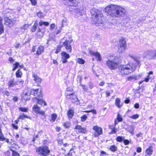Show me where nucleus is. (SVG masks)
Returning <instances> with one entry per match:
<instances>
[{"mask_svg":"<svg viewBox=\"0 0 156 156\" xmlns=\"http://www.w3.org/2000/svg\"><path fill=\"white\" fill-rule=\"evenodd\" d=\"M105 11L113 17H120L125 15V9L122 7L116 5H108L106 7Z\"/></svg>","mask_w":156,"mask_h":156,"instance_id":"f257e3e1","label":"nucleus"},{"mask_svg":"<svg viewBox=\"0 0 156 156\" xmlns=\"http://www.w3.org/2000/svg\"><path fill=\"white\" fill-rule=\"evenodd\" d=\"M92 16V23L97 26H102L103 21L101 20L103 16L101 12L95 8H92L90 10Z\"/></svg>","mask_w":156,"mask_h":156,"instance_id":"f03ea898","label":"nucleus"},{"mask_svg":"<svg viewBox=\"0 0 156 156\" xmlns=\"http://www.w3.org/2000/svg\"><path fill=\"white\" fill-rule=\"evenodd\" d=\"M119 63V58L118 56L110 55L106 61V65L111 70L116 69Z\"/></svg>","mask_w":156,"mask_h":156,"instance_id":"7ed1b4c3","label":"nucleus"},{"mask_svg":"<svg viewBox=\"0 0 156 156\" xmlns=\"http://www.w3.org/2000/svg\"><path fill=\"white\" fill-rule=\"evenodd\" d=\"M133 71V67L129 64L121 65L118 68V73L122 76L128 75Z\"/></svg>","mask_w":156,"mask_h":156,"instance_id":"20e7f679","label":"nucleus"},{"mask_svg":"<svg viewBox=\"0 0 156 156\" xmlns=\"http://www.w3.org/2000/svg\"><path fill=\"white\" fill-rule=\"evenodd\" d=\"M36 152L38 154L42 156H47L50 152L48 148L46 146L43 147H39L37 149Z\"/></svg>","mask_w":156,"mask_h":156,"instance_id":"39448f33","label":"nucleus"},{"mask_svg":"<svg viewBox=\"0 0 156 156\" xmlns=\"http://www.w3.org/2000/svg\"><path fill=\"white\" fill-rule=\"evenodd\" d=\"M126 42L125 39L123 38L120 39L119 44L118 46V51L119 52H124L126 48Z\"/></svg>","mask_w":156,"mask_h":156,"instance_id":"423d86ee","label":"nucleus"},{"mask_svg":"<svg viewBox=\"0 0 156 156\" xmlns=\"http://www.w3.org/2000/svg\"><path fill=\"white\" fill-rule=\"evenodd\" d=\"M72 41L66 40L64 42L60 43L62 47H64L66 50L68 52H71L72 51V46L71 45Z\"/></svg>","mask_w":156,"mask_h":156,"instance_id":"0eeeda50","label":"nucleus"},{"mask_svg":"<svg viewBox=\"0 0 156 156\" xmlns=\"http://www.w3.org/2000/svg\"><path fill=\"white\" fill-rule=\"evenodd\" d=\"M144 55L150 59L155 58H156V50L155 51L153 50H148L145 52Z\"/></svg>","mask_w":156,"mask_h":156,"instance_id":"6e6552de","label":"nucleus"},{"mask_svg":"<svg viewBox=\"0 0 156 156\" xmlns=\"http://www.w3.org/2000/svg\"><path fill=\"white\" fill-rule=\"evenodd\" d=\"M5 25L10 27L12 26L16 23V20L15 19H10L8 17H5Z\"/></svg>","mask_w":156,"mask_h":156,"instance_id":"1a4fd4ad","label":"nucleus"},{"mask_svg":"<svg viewBox=\"0 0 156 156\" xmlns=\"http://www.w3.org/2000/svg\"><path fill=\"white\" fill-rule=\"evenodd\" d=\"M22 97L23 99L25 100H29L30 97V90H25L22 94Z\"/></svg>","mask_w":156,"mask_h":156,"instance_id":"9d476101","label":"nucleus"},{"mask_svg":"<svg viewBox=\"0 0 156 156\" xmlns=\"http://www.w3.org/2000/svg\"><path fill=\"white\" fill-rule=\"evenodd\" d=\"M93 129L95 131V132L94 133V135L95 137H97L102 133V129L97 126H94L93 128Z\"/></svg>","mask_w":156,"mask_h":156,"instance_id":"9b49d317","label":"nucleus"},{"mask_svg":"<svg viewBox=\"0 0 156 156\" xmlns=\"http://www.w3.org/2000/svg\"><path fill=\"white\" fill-rule=\"evenodd\" d=\"M89 52L90 55H93L95 57L97 61H100L102 60V58L100 53L98 52H94L89 49Z\"/></svg>","mask_w":156,"mask_h":156,"instance_id":"f8f14e48","label":"nucleus"},{"mask_svg":"<svg viewBox=\"0 0 156 156\" xmlns=\"http://www.w3.org/2000/svg\"><path fill=\"white\" fill-rule=\"evenodd\" d=\"M75 131L77 133H87V130L86 128L82 127L81 126L77 125L75 128Z\"/></svg>","mask_w":156,"mask_h":156,"instance_id":"ddd939ff","label":"nucleus"},{"mask_svg":"<svg viewBox=\"0 0 156 156\" xmlns=\"http://www.w3.org/2000/svg\"><path fill=\"white\" fill-rule=\"evenodd\" d=\"M45 27L42 28H39L37 31V37L41 38L44 35L45 31Z\"/></svg>","mask_w":156,"mask_h":156,"instance_id":"4468645a","label":"nucleus"},{"mask_svg":"<svg viewBox=\"0 0 156 156\" xmlns=\"http://www.w3.org/2000/svg\"><path fill=\"white\" fill-rule=\"evenodd\" d=\"M33 110L35 113L40 114L42 115H44L45 113L44 112L41 111L40 108L37 105H34L33 107Z\"/></svg>","mask_w":156,"mask_h":156,"instance_id":"2eb2a0df","label":"nucleus"},{"mask_svg":"<svg viewBox=\"0 0 156 156\" xmlns=\"http://www.w3.org/2000/svg\"><path fill=\"white\" fill-rule=\"evenodd\" d=\"M70 99L72 102L73 103L76 102V104L78 103V99L76 95H75L74 93H72L70 96V98H67Z\"/></svg>","mask_w":156,"mask_h":156,"instance_id":"dca6fc26","label":"nucleus"},{"mask_svg":"<svg viewBox=\"0 0 156 156\" xmlns=\"http://www.w3.org/2000/svg\"><path fill=\"white\" fill-rule=\"evenodd\" d=\"M39 91V89H36L35 90L32 89L30 92V94L34 95L35 96L37 95L39 97H41V91L38 92Z\"/></svg>","mask_w":156,"mask_h":156,"instance_id":"f3484780","label":"nucleus"},{"mask_svg":"<svg viewBox=\"0 0 156 156\" xmlns=\"http://www.w3.org/2000/svg\"><path fill=\"white\" fill-rule=\"evenodd\" d=\"M73 91V89L72 87H69L67 88L65 93V94L67 98H70L72 92Z\"/></svg>","mask_w":156,"mask_h":156,"instance_id":"a211bd4d","label":"nucleus"},{"mask_svg":"<svg viewBox=\"0 0 156 156\" xmlns=\"http://www.w3.org/2000/svg\"><path fill=\"white\" fill-rule=\"evenodd\" d=\"M44 50V47L41 45L39 46L37 49L36 53V55H40L43 53Z\"/></svg>","mask_w":156,"mask_h":156,"instance_id":"6ab92c4d","label":"nucleus"},{"mask_svg":"<svg viewBox=\"0 0 156 156\" xmlns=\"http://www.w3.org/2000/svg\"><path fill=\"white\" fill-rule=\"evenodd\" d=\"M33 76L34 79L33 80L35 81L37 84L40 83L41 81V79L35 73L33 74Z\"/></svg>","mask_w":156,"mask_h":156,"instance_id":"aec40b11","label":"nucleus"},{"mask_svg":"<svg viewBox=\"0 0 156 156\" xmlns=\"http://www.w3.org/2000/svg\"><path fill=\"white\" fill-rule=\"evenodd\" d=\"M17 84V82L14 81L13 79H12L9 80L8 83L9 87H12Z\"/></svg>","mask_w":156,"mask_h":156,"instance_id":"412c9836","label":"nucleus"},{"mask_svg":"<svg viewBox=\"0 0 156 156\" xmlns=\"http://www.w3.org/2000/svg\"><path fill=\"white\" fill-rule=\"evenodd\" d=\"M35 100H36L37 101V103L38 104H40L42 105V104L43 103H44V105H46V103L44 101H43L42 100H41V99H39L37 98H36L34 99V101H35Z\"/></svg>","mask_w":156,"mask_h":156,"instance_id":"4be33fe9","label":"nucleus"},{"mask_svg":"<svg viewBox=\"0 0 156 156\" xmlns=\"http://www.w3.org/2000/svg\"><path fill=\"white\" fill-rule=\"evenodd\" d=\"M56 118V115L55 114H51V116H50L49 120L51 122H54L55 121Z\"/></svg>","mask_w":156,"mask_h":156,"instance_id":"5701e85b","label":"nucleus"},{"mask_svg":"<svg viewBox=\"0 0 156 156\" xmlns=\"http://www.w3.org/2000/svg\"><path fill=\"white\" fill-rule=\"evenodd\" d=\"M73 12L74 15L75 16H79L82 15L80 10L79 9L74 10Z\"/></svg>","mask_w":156,"mask_h":156,"instance_id":"b1692460","label":"nucleus"},{"mask_svg":"<svg viewBox=\"0 0 156 156\" xmlns=\"http://www.w3.org/2000/svg\"><path fill=\"white\" fill-rule=\"evenodd\" d=\"M74 113V111L72 109H70L68 111L67 114L69 118H72L73 115Z\"/></svg>","mask_w":156,"mask_h":156,"instance_id":"393cba45","label":"nucleus"},{"mask_svg":"<svg viewBox=\"0 0 156 156\" xmlns=\"http://www.w3.org/2000/svg\"><path fill=\"white\" fill-rule=\"evenodd\" d=\"M62 57L68 59L70 58V56L69 54L67 53L65 51H62L61 54Z\"/></svg>","mask_w":156,"mask_h":156,"instance_id":"a878e982","label":"nucleus"},{"mask_svg":"<svg viewBox=\"0 0 156 156\" xmlns=\"http://www.w3.org/2000/svg\"><path fill=\"white\" fill-rule=\"evenodd\" d=\"M153 151L152 147H149V148L146 150V152L147 154L149 155L152 154Z\"/></svg>","mask_w":156,"mask_h":156,"instance_id":"bb28decb","label":"nucleus"},{"mask_svg":"<svg viewBox=\"0 0 156 156\" xmlns=\"http://www.w3.org/2000/svg\"><path fill=\"white\" fill-rule=\"evenodd\" d=\"M129 56L130 57L133 58L137 63V64H139L140 62V61L138 60V58L136 57L135 56L129 55Z\"/></svg>","mask_w":156,"mask_h":156,"instance_id":"cd10ccee","label":"nucleus"},{"mask_svg":"<svg viewBox=\"0 0 156 156\" xmlns=\"http://www.w3.org/2000/svg\"><path fill=\"white\" fill-rule=\"evenodd\" d=\"M39 24L40 26H42L43 25L47 26L49 25V23L48 22H44L41 20L39 22Z\"/></svg>","mask_w":156,"mask_h":156,"instance_id":"c85d7f7f","label":"nucleus"},{"mask_svg":"<svg viewBox=\"0 0 156 156\" xmlns=\"http://www.w3.org/2000/svg\"><path fill=\"white\" fill-rule=\"evenodd\" d=\"M120 100L119 98H117L115 100V104L119 108H120L122 106V105H120Z\"/></svg>","mask_w":156,"mask_h":156,"instance_id":"c756f323","label":"nucleus"},{"mask_svg":"<svg viewBox=\"0 0 156 156\" xmlns=\"http://www.w3.org/2000/svg\"><path fill=\"white\" fill-rule=\"evenodd\" d=\"M37 21H36L35 22L33 26V27H32V28L31 29V31L32 32H34L36 30L37 27V25H38V23H37Z\"/></svg>","mask_w":156,"mask_h":156,"instance_id":"7c9ffc66","label":"nucleus"},{"mask_svg":"<svg viewBox=\"0 0 156 156\" xmlns=\"http://www.w3.org/2000/svg\"><path fill=\"white\" fill-rule=\"evenodd\" d=\"M4 30L2 20H0V35L4 32Z\"/></svg>","mask_w":156,"mask_h":156,"instance_id":"2f4dec72","label":"nucleus"},{"mask_svg":"<svg viewBox=\"0 0 156 156\" xmlns=\"http://www.w3.org/2000/svg\"><path fill=\"white\" fill-rule=\"evenodd\" d=\"M22 73L20 69H19L16 72V77L18 78H21L22 76Z\"/></svg>","mask_w":156,"mask_h":156,"instance_id":"473e14b6","label":"nucleus"},{"mask_svg":"<svg viewBox=\"0 0 156 156\" xmlns=\"http://www.w3.org/2000/svg\"><path fill=\"white\" fill-rule=\"evenodd\" d=\"M77 62L79 64H83L85 63V61L82 58H78L77 59Z\"/></svg>","mask_w":156,"mask_h":156,"instance_id":"72a5a7b5","label":"nucleus"},{"mask_svg":"<svg viewBox=\"0 0 156 156\" xmlns=\"http://www.w3.org/2000/svg\"><path fill=\"white\" fill-rule=\"evenodd\" d=\"M124 137L121 136H119L116 138V140L119 142H121L124 140Z\"/></svg>","mask_w":156,"mask_h":156,"instance_id":"f704fd0d","label":"nucleus"},{"mask_svg":"<svg viewBox=\"0 0 156 156\" xmlns=\"http://www.w3.org/2000/svg\"><path fill=\"white\" fill-rule=\"evenodd\" d=\"M5 140V138L4 137V136L2 133L1 130H0V141H3Z\"/></svg>","mask_w":156,"mask_h":156,"instance_id":"c9c22d12","label":"nucleus"},{"mask_svg":"<svg viewBox=\"0 0 156 156\" xmlns=\"http://www.w3.org/2000/svg\"><path fill=\"white\" fill-rule=\"evenodd\" d=\"M127 79L129 81L132 80H135L137 79V77L135 76H132L128 77Z\"/></svg>","mask_w":156,"mask_h":156,"instance_id":"e433bc0d","label":"nucleus"},{"mask_svg":"<svg viewBox=\"0 0 156 156\" xmlns=\"http://www.w3.org/2000/svg\"><path fill=\"white\" fill-rule=\"evenodd\" d=\"M110 149L111 151L114 152L117 150V148L115 146L112 145L110 147Z\"/></svg>","mask_w":156,"mask_h":156,"instance_id":"4c0bfd02","label":"nucleus"},{"mask_svg":"<svg viewBox=\"0 0 156 156\" xmlns=\"http://www.w3.org/2000/svg\"><path fill=\"white\" fill-rule=\"evenodd\" d=\"M139 115L137 114H136L132 115L130 116H129V117L133 119H136L139 118Z\"/></svg>","mask_w":156,"mask_h":156,"instance_id":"58836bf2","label":"nucleus"},{"mask_svg":"<svg viewBox=\"0 0 156 156\" xmlns=\"http://www.w3.org/2000/svg\"><path fill=\"white\" fill-rule=\"evenodd\" d=\"M29 26L28 24H25L21 27V30H27Z\"/></svg>","mask_w":156,"mask_h":156,"instance_id":"ea45409f","label":"nucleus"},{"mask_svg":"<svg viewBox=\"0 0 156 156\" xmlns=\"http://www.w3.org/2000/svg\"><path fill=\"white\" fill-rule=\"evenodd\" d=\"M61 47H62L61 46V45L60 44L57 47L56 51H55V53L56 54L58 53L61 50Z\"/></svg>","mask_w":156,"mask_h":156,"instance_id":"a19ab883","label":"nucleus"},{"mask_svg":"<svg viewBox=\"0 0 156 156\" xmlns=\"http://www.w3.org/2000/svg\"><path fill=\"white\" fill-rule=\"evenodd\" d=\"M19 110L22 112H27L28 109L27 108L20 107L19 108Z\"/></svg>","mask_w":156,"mask_h":156,"instance_id":"79ce46f5","label":"nucleus"},{"mask_svg":"<svg viewBox=\"0 0 156 156\" xmlns=\"http://www.w3.org/2000/svg\"><path fill=\"white\" fill-rule=\"evenodd\" d=\"M37 16L39 18H41L42 17H43V13L41 12H37Z\"/></svg>","mask_w":156,"mask_h":156,"instance_id":"37998d69","label":"nucleus"},{"mask_svg":"<svg viewBox=\"0 0 156 156\" xmlns=\"http://www.w3.org/2000/svg\"><path fill=\"white\" fill-rule=\"evenodd\" d=\"M134 130V128L133 126H130L129 128V131L131 133H133Z\"/></svg>","mask_w":156,"mask_h":156,"instance_id":"c03bdc74","label":"nucleus"},{"mask_svg":"<svg viewBox=\"0 0 156 156\" xmlns=\"http://www.w3.org/2000/svg\"><path fill=\"white\" fill-rule=\"evenodd\" d=\"M117 119L119 122H121L122 121V116L120 115L119 113L118 114Z\"/></svg>","mask_w":156,"mask_h":156,"instance_id":"a18cd8bd","label":"nucleus"},{"mask_svg":"<svg viewBox=\"0 0 156 156\" xmlns=\"http://www.w3.org/2000/svg\"><path fill=\"white\" fill-rule=\"evenodd\" d=\"M80 85L84 91H86L87 90V88L86 85L81 84H80Z\"/></svg>","mask_w":156,"mask_h":156,"instance_id":"49530a36","label":"nucleus"},{"mask_svg":"<svg viewBox=\"0 0 156 156\" xmlns=\"http://www.w3.org/2000/svg\"><path fill=\"white\" fill-rule=\"evenodd\" d=\"M24 118H27V116L26 115L24 114L23 113L22 115H20L19 118L18 119H23Z\"/></svg>","mask_w":156,"mask_h":156,"instance_id":"de8ad7c7","label":"nucleus"},{"mask_svg":"<svg viewBox=\"0 0 156 156\" xmlns=\"http://www.w3.org/2000/svg\"><path fill=\"white\" fill-rule=\"evenodd\" d=\"M19 65V63L18 62H16L14 64V68L12 69L13 71L15 70L18 67Z\"/></svg>","mask_w":156,"mask_h":156,"instance_id":"09e8293b","label":"nucleus"},{"mask_svg":"<svg viewBox=\"0 0 156 156\" xmlns=\"http://www.w3.org/2000/svg\"><path fill=\"white\" fill-rule=\"evenodd\" d=\"M87 118V117L86 115H83L81 117V120L82 122H84L86 120Z\"/></svg>","mask_w":156,"mask_h":156,"instance_id":"8fccbe9b","label":"nucleus"},{"mask_svg":"<svg viewBox=\"0 0 156 156\" xmlns=\"http://www.w3.org/2000/svg\"><path fill=\"white\" fill-rule=\"evenodd\" d=\"M17 82L20 83V86H22L24 83V81L21 79H19L17 80Z\"/></svg>","mask_w":156,"mask_h":156,"instance_id":"3c124183","label":"nucleus"},{"mask_svg":"<svg viewBox=\"0 0 156 156\" xmlns=\"http://www.w3.org/2000/svg\"><path fill=\"white\" fill-rule=\"evenodd\" d=\"M12 156H20V154L17 152L12 151Z\"/></svg>","mask_w":156,"mask_h":156,"instance_id":"603ef678","label":"nucleus"},{"mask_svg":"<svg viewBox=\"0 0 156 156\" xmlns=\"http://www.w3.org/2000/svg\"><path fill=\"white\" fill-rule=\"evenodd\" d=\"M94 37L95 40H98L100 39V36L98 34L95 35Z\"/></svg>","mask_w":156,"mask_h":156,"instance_id":"864d4df0","label":"nucleus"},{"mask_svg":"<svg viewBox=\"0 0 156 156\" xmlns=\"http://www.w3.org/2000/svg\"><path fill=\"white\" fill-rule=\"evenodd\" d=\"M64 126L66 128H68L70 126V124L69 122H66L64 124Z\"/></svg>","mask_w":156,"mask_h":156,"instance_id":"5fc2aeb1","label":"nucleus"},{"mask_svg":"<svg viewBox=\"0 0 156 156\" xmlns=\"http://www.w3.org/2000/svg\"><path fill=\"white\" fill-rule=\"evenodd\" d=\"M55 27V25L54 23H52L51 24L50 27V29L51 30H52Z\"/></svg>","mask_w":156,"mask_h":156,"instance_id":"6e6d98bb","label":"nucleus"},{"mask_svg":"<svg viewBox=\"0 0 156 156\" xmlns=\"http://www.w3.org/2000/svg\"><path fill=\"white\" fill-rule=\"evenodd\" d=\"M67 59L62 57L61 60L63 63H66L67 62Z\"/></svg>","mask_w":156,"mask_h":156,"instance_id":"4d7b16f0","label":"nucleus"},{"mask_svg":"<svg viewBox=\"0 0 156 156\" xmlns=\"http://www.w3.org/2000/svg\"><path fill=\"white\" fill-rule=\"evenodd\" d=\"M123 141V143L125 145H127L129 143V140H125V139H124V140Z\"/></svg>","mask_w":156,"mask_h":156,"instance_id":"13d9d810","label":"nucleus"},{"mask_svg":"<svg viewBox=\"0 0 156 156\" xmlns=\"http://www.w3.org/2000/svg\"><path fill=\"white\" fill-rule=\"evenodd\" d=\"M32 4L34 5H35L37 4L36 0H30Z\"/></svg>","mask_w":156,"mask_h":156,"instance_id":"bf43d9fd","label":"nucleus"},{"mask_svg":"<svg viewBox=\"0 0 156 156\" xmlns=\"http://www.w3.org/2000/svg\"><path fill=\"white\" fill-rule=\"evenodd\" d=\"M12 127L14 128L15 129H17L18 128V126H17V125H15L14 124H12Z\"/></svg>","mask_w":156,"mask_h":156,"instance_id":"052dcab7","label":"nucleus"},{"mask_svg":"<svg viewBox=\"0 0 156 156\" xmlns=\"http://www.w3.org/2000/svg\"><path fill=\"white\" fill-rule=\"evenodd\" d=\"M87 112H92L93 113H94L95 114H96V110L94 109L92 110H90V111H87Z\"/></svg>","mask_w":156,"mask_h":156,"instance_id":"680f3d73","label":"nucleus"},{"mask_svg":"<svg viewBox=\"0 0 156 156\" xmlns=\"http://www.w3.org/2000/svg\"><path fill=\"white\" fill-rule=\"evenodd\" d=\"M136 151L138 152H140L141 151V148L140 147H138L136 149Z\"/></svg>","mask_w":156,"mask_h":156,"instance_id":"e2e57ef3","label":"nucleus"},{"mask_svg":"<svg viewBox=\"0 0 156 156\" xmlns=\"http://www.w3.org/2000/svg\"><path fill=\"white\" fill-rule=\"evenodd\" d=\"M134 107L135 108L137 109L139 107V105L138 103H136L134 105Z\"/></svg>","mask_w":156,"mask_h":156,"instance_id":"0e129e2a","label":"nucleus"},{"mask_svg":"<svg viewBox=\"0 0 156 156\" xmlns=\"http://www.w3.org/2000/svg\"><path fill=\"white\" fill-rule=\"evenodd\" d=\"M61 31V29H60L58 30L57 31H56L55 32V33L56 34V35H57L59 33H60Z\"/></svg>","mask_w":156,"mask_h":156,"instance_id":"69168bd1","label":"nucleus"},{"mask_svg":"<svg viewBox=\"0 0 156 156\" xmlns=\"http://www.w3.org/2000/svg\"><path fill=\"white\" fill-rule=\"evenodd\" d=\"M18 98L16 97H14L13 98V100L14 101H18Z\"/></svg>","mask_w":156,"mask_h":156,"instance_id":"338daca9","label":"nucleus"},{"mask_svg":"<svg viewBox=\"0 0 156 156\" xmlns=\"http://www.w3.org/2000/svg\"><path fill=\"white\" fill-rule=\"evenodd\" d=\"M105 84V82L103 81L101 82L99 84V85L100 86H103Z\"/></svg>","mask_w":156,"mask_h":156,"instance_id":"774afa93","label":"nucleus"}]
</instances>
